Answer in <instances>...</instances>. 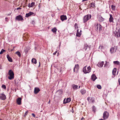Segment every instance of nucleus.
Segmentation results:
<instances>
[{
	"label": "nucleus",
	"instance_id": "7c9ffc66",
	"mask_svg": "<svg viewBox=\"0 0 120 120\" xmlns=\"http://www.w3.org/2000/svg\"><path fill=\"white\" fill-rule=\"evenodd\" d=\"M96 87L99 89H101L102 88L101 86L99 85H97Z\"/></svg>",
	"mask_w": 120,
	"mask_h": 120
},
{
	"label": "nucleus",
	"instance_id": "f257e3e1",
	"mask_svg": "<svg viewBox=\"0 0 120 120\" xmlns=\"http://www.w3.org/2000/svg\"><path fill=\"white\" fill-rule=\"evenodd\" d=\"M8 74L9 75V76L8 77V78L9 79L11 80L14 78V74L11 70H9Z\"/></svg>",
	"mask_w": 120,
	"mask_h": 120
},
{
	"label": "nucleus",
	"instance_id": "2eb2a0df",
	"mask_svg": "<svg viewBox=\"0 0 120 120\" xmlns=\"http://www.w3.org/2000/svg\"><path fill=\"white\" fill-rule=\"evenodd\" d=\"M34 15V12H30L29 13H27L26 14V17H27L31 15Z\"/></svg>",
	"mask_w": 120,
	"mask_h": 120
},
{
	"label": "nucleus",
	"instance_id": "39448f33",
	"mask_svg": "<svg viewBox=\"0 0 120 120\" xmlns=\"http://www.w3.org/2000/svg\"><path fill=\"white\" fill-rule=\"evenodd\" d=\"M95 27L96 30H98L100 31L102 30L101 26L100 24H97Z\"/></svg>",
	"mask_w": 120,
	"mask_h": 120
},
{
	"label": "nucleus",
	"instance_id": "09e8293b",
	"mask_svg": "<svg viewBox=\"0 0 120 120\" xmlns=\"http://www.w3.org/2000/svg\"><path fill=\"white\" fill-rule=\"evenodd\" d=\"M30 4L29 3V4H28V7H29V8H30L31 7H30Z\"/></svg>",
	"mask_w": 120,
	"mask_h": 120
},
{
	"label": "nucleus",
	"instance_id": "8fccbe9b",
	"mask_svg": "<svg viewBox=\"0 0 120 120\" xmlns=\"http://www.w3.org/2000/svg\"><path fill=\"white\" fill-rule=\"evenodd\" d=\"M58 92H60L61 93H62V91L61 90H59L58 91Z\"/></svg>",
	"mask_w": 120,
	"mask_h": 120
},
{
	"label": "nucleus",
	"instance_id": "f704fd0d",
	"mask_svg": "<svg viewBox=\"0 0 120 120\" xmlns=\"http://www.w3.org/2000/svg\"><path fill=\"white\" fill-rule=\"evenodd\" d=\"M108 63L106 61L105 63V64L104 65V67H107L108 65Z\"/></svg>",
	"mask_w": 120,
	"mask_h": 120
},
{
	"label": "nucleus",
	"instance_id": "a878e982",
	"mask_svg": "<svg viewBox=\"0 0 120 120\" xmlns=\"http://www.w3.org/2000/svg\"><path fill=\"white\" fill-rule=\"evenodd\" d=\"M81 35V33H79V30H77V33L76 34V36L78 37H80Z\"/></svg>",
	"mask_w": 120,
	"mask_h": 120
},
{
	"label": "nucleus",
	"instance_id": "c03bdc74",
	"mask_svg": "<svg viewBox=\"0 0 120 120\" xmlns=\"http://www.w3.org/2000/svg\"><path fill=\"white\" fill-rule=\"evenodd\" d=\"M87 100L88 101H89V100L90 99V97H88L87 98Z\"/></svg>",
	"mask_w": 120,
	"mask_h": 120
},
{
	"label": "nucleus",
	"instance_id": "ea45409f",
	"mask_svg": "<svg viewBox=\"0 0 120 120\" xmlns=\"http://www.w3.org/2000/svg\"><path fill=\"white\" fill-rule=\"evenodd\" d=\"M28 112L27 111L25 113V114H24L25 116H26L27 115V113H28Z\"/></svg>",
	"mask_w": 120,
	"mask_h": 120
},
{
	"label": "nucleus",
	"instance_id": "e433bc0d",
	"mask_svg": "<svg viewBox=\"0 0 120 120\" xmlns=\"http://www.w3.org/2000/svg\"><path fill=\"white\" fill-rule=\"evenodd\" d=\"M94 7V4L93 3H91L90 5V7Z\"/></svg>",
	"mask_w": 120,
	"mask_h": 120
},
{
	"label": "nucleus",
	"instance_id": "5fc2aeb1",
	"mask_svg": "<svg viewBox=\"0 0 120 120\" xmlns=\"http://www.w3.org/2000/svg\"><path fill=\"white\" fill-rule=\"evenodd\" d=\"M92 102H94V100H93L92 101Z\"/></svg>",
	"mask_w": 120,
	"mask_h": 120
},
{
	"label": "nucleus",
	"instance_id": "4d7b16f0",
	"mask_svg": "<svg viewBox=\"0 0 120 120\" xmlns=\"http://www.w3.org/2000/svg\"><path fill=\"white\" fill-rule=\"evenodd\" d=\"M99 120H104L103 119H100Z\"/></svg>",
	"mask_w": 120,
	"mask_h": 120
},
{
	"label": "nucleus",
	"instance_id": "e2e57ef3",
	"mask_svg": "<svg viewBox=\"0 0 120 120\" xmlns=\"http://www.w3.org/2000/svg\"><path fill=\"white\" fill-rule=\"evenodd\" d=\"M80 86H79V88H80Z\"/></svg>",
	"mask_w": 120,
	"mask_h": 120
},
{
	"label": "nucleus",
	"instance_id": "9d476101",
	"mask_svg": "<svg viewBox=\"0 0 120 120\" xmlns=\"http://www.w3.org/2000/svg\"><path fill=\"white\" fill-rule=\"evenodd\" d=\"M97 17L100 22H103L104 20L105 19L103 18L100 15H98L97 16Z\"/></svg>",
	"mask_w": 120,
	"mask_h": 120
},
{
	"label": "nucleus",
	"instance_id": "37998d69",
	"mask_svg": "<svg viewBox=\"0 0 120 120\" xmlns=\"http://www.w3.org/2000/svg\"><path fill=\"white\" fill-rule=\"evenodd\" d=\"M118 82L119 83V85H120V79H118Z\"/></svg>",
	"mask_w": 120,
	"mask_h": 120
},
{
	"label": "nucleus",
	"instance_id": "bb28decb",
	"mask_svg": "<svg viewBox=\"0 0 120 120\" xmlns=\"http://www.w3.org/2000/svg\"><path fill=\"white\" fill-rule=\"evenodd\" d=\"M32 62L34 63V64H36L37 63V61L36 60L35 58H33L32 60Z\"/></svg>",
	"mask_w": 120,
	"mask_h": 120
},
{
	"label": "nucleus",
	"instance_id": "69168bd1",
	"mask_svg": "<svg viewBox=\"0 0 120 120\" xmlns=\"http://www.w3.org/2000/svg\"><path fill=\"white\" fill-rule=\"evenodd\" d=\"M0 120H3L2 119H0Z\"/></svg>",
	"mask_w": 120,
	"mask_h": 120
},
{
	"label": "nucleus",
	"instance_id": "4c0bfd02",
	"mask_svg": "<svg viewBox=\"0 0 120 120\" xmlns=\"http://www.w3.org/2000/svg\"><path fill=\"white\" fill-rule=\"evenodd\" d=\"M112 8L113 9H114L115 8V6L113 5H112L111 6Z\"/></svg>",
	"mask_w": 120,
	"mask_h": 120
},
{
	"label": "nucleus",
	"instance_id": "c85d7f7f",
	"mask_svg": "<svg viewBox=\"0 0 120 120\" xmlns=\"http://www.w3.org/2000/svg\"><path fill=\"white\" fill-rule=\"evenodd\" d=\"M19 57H20L21 56V54L20 52L19 51H17L15 53Z\"/></svg>",
	"mask_w": 120,
	"mask_h": 120
},
{
	"label": "nucleus",
	"instance_id": "c756f323",
	"mask_svg": "<svg viewBox=\"0 0 120 120\" xmlns=\"http://www.w3.org/2000/svg\"><path fill=\"white\" fill-rule=\"evenodd\" d=\"M6 51L4 50V49H1V51L0 52V54H2L3 53H4V52H5Z\"/></svg>",
	"mask_w": 120,
	"mask_h": 120
},
{
	"label": "nucleus",
	"instance_id": "6e6552de",
	"mask_svg": "<svg viewBox=\"0 0 120 120\" xmlns=\"http://www.w3.org/2000/svg\"><path fill=\"white\" fill-rule=\"evenodd\" d=\"M65 100L66 98H65L64 100L63 103L64 104H65L67 103H68L70 102L71 101V98H67L66 100V101Z\"/></svg>",
	"mask_w": 120,
	"mask_h": 120
},
{
	"label": "nucleus",
	"instance_id": "6e6d98bb",
	"mask_svg": "<svg viewBox=\"0 0 120 120\" xmlns=\"http://www.w3.org/2000/svg\"><path fill=\"white\" fill-rule=\"evenodd\" d=\"M14 50V49H12L11 50V51H13Z\"/></svg>",
	"mask_w": 120,
	"mask_h": 120
},
{
	"label": "nucleus",
	"instance_id": "c9c22d12",
	"mask_svg": "<svg viewBox=\"0 0 120 120\" xmlns=\"http://www.w3.org/2000/svg\"><path fill=\"white\" fill-rule=\"evenodd\" d=\"M93 111H94V112H95L96 110V108L94 106H93Z\"/></svg>",
	"mask_w": 120,
	"mask_h": 120
},
{
	"label": "nucleus",
	"instance_id": "de8ad7c7",
	"mask_svg": "<svg viewBox=\"0 0 120 120\" xmlns=\"http://www.w3.org/2000/svg\"><path fill=\"white\" fill-rule=\"evenodd\" d=\"M77 26V24L75 23V27H76V26Z\"/></svg>",
	"mask_w": 120,
	"mask_h": 120
},
{
	"label": "nucleus",
	"instance_id": "473e14b6",
	"mask_svg": "<svg viewBox=\"0 0 120 120\" xmlns=\"http://www.w3.org/2000/svg\"><path fill=\"white\" fill-rule=\"evenodd\" d=\"M35 3L33 2L31 4H30V7H32L34 5Z\"/></svg>",
	"mask_w": 120,
	"mask_h": 120
},
{
	"label": "nucleus",
	"instance_id": "6ab92c4d",
	"mask_svg": "<svg viewBox=\"0 0 120 120\" xmlns=\"http://www.w3.org/2000/svg\"><path fill=\"white\" fill-rule=\"evenodd\" d=\"M79 68V66L78 64H77L75 65L73 69L74 72H75V69H76L77 70H78Z\"/></svg>",
	"mask_w": 120,
	"mask_h": 120
},
{
	"label": "nucleus",
	"instance_id": "680f3d73",
	"mask_svg": "<svg viewBox=\"0 0 120 120\" xmlns=\"http://www.w3.org/2000/svg\"><path fill=\"white\" fill-rule=\"evenodd\" d=\"M35 49L36 50V47H35Z\"/></svg>",
	"mask_w": 120,
	"mask_h": 120
},
{
	"label": "nucleus",
	"instance_id": "58836bf2",
	"mask_svg": "<svg viewBox=\"0 0 120 120\" xmlns=\"http://www.w3.org/2000/svg\"><path fill=\"white\" fill-rule=\"evenodd\" d=\"M31 23L32 24H35V22L34 20H32V22Z\"/></svg>",
	"mask_w": 120,
	"mask_h": 120
},
{
	"label": "nucleus",
	"instance_id": "412c9836",
	"mask_svg": "<svg viewBox=\"0 0 120 120\" xmlns=\"http://www.w3.org/2000/svg\"><path fill=\"white\" fill-rule=\"evenodd\" d=\"M116 68H114L112 71V75H115L116 74Z\"/></svg>",
	"mask_w": 120,
	"mask_h": 120
},
{
	"label": "nucleus",
	"instance_id": "4be33fe9",
	"mask_svg": "<svg viewBox=\"0 0 120 120\" xmlns=\"http://www.w3.org/2000/svg\"><path fill=\"white\" fill-rule=\"evenodd\" d=\"M90 47L87 45V44H86L85 45V47L84 48V49L85 50H86L87 49V48H89V49H90Z\"/></svg>",
	"mask_w": 120,
	"mask_h": 120
},
{
	"label": "nucleus",
	"instance_id": "052dcab7",
	"mask_svg": "<svg viewBox=\"0 0 120 120\" xmlns=\"http://www.w3.org/2000/svg\"><path fill=\"white\" fill-rule=\"evenodd\" d=\"M50 101H49V102H48V103H50Z\"/></svg>",
	"mask_w": 120,
	"mask_h": 120
},
{
	"label": "nucleus",
	"instance_id": "13d9d810",
	"mask_svg": "<svg viewBox=\"0 0 120 120\" xmlns=\"http://www.w3.org/2000/svg\"><path fill=\"white\" fill-rule=\"evenodd\" d=\"M11 14V13L10 14H8V15H10Z\"/></svg>",
	"mask_w": 120,
	"mask_h": 120
},
{
	"label": "nucleus",
	"instance_id": "dca6fc26",
	"mask_svg": "<svg viewBox=\"0 0 120 120\" xmlns=\"http://www.w3.org/2000/svg\"><path fill=\"white\" fill-rule=\"evenodd\" d=\"M110 17L109 19V22H113V19L112 14H110Z\"/></svg>",
	"mask_w": 120,
	"mask_h": 120
},
{
	"label": "nucleus",
	"instance_id": "1a4fd4ad",
	"mask_svg": "<svg viewBox=\"0 0 120 120\" xmlns=\"http://www.w3.org/2000/svg\"><path fill=\"white\" fill-rule=\"evenodd\" d=\"M6 96L4 94H0V99L2 100H4L6 99Z\"/></svg>",
	"mask_w": 120,
	"mask_h": 120
},
{
	"label": "nucleus",
	"instance_id": "603ef678",
	"mask_svg": "<svg viewBox=\"0 0 120 120\" xmlns=\"http://www.w3.org/2000/svg\"><path fill=\"white\" fill-rule=\"evenodd\" d=\"M84 119L83 118H82L81 119V120H83Z\"/></svg>",
	"mask_w": 120,
	"mask_h": 120
},
{
	"label": "nucleus",
	"instance_id": "aec40b11",
	"mask_svg": "<svg viewBox=\"0 0 120 120\" xmlns=\"http://www.w3.org/2000/svg\"><path fill=\"white\" fill-rule=\"evenodd\" d=\"M7 57L8 58V60L10 62H12V60L11 58L8 55H7Z\"/></svg>",
	"mask_w": 120,
	"mask_h": 120
},
{
	"label": "nucleus",
	"instance_id": "79ce46f5",
	"mask_svg": "<svg viewBox=\"0 0 120 120\" xmlns=\"http://www.w3.org/2000/svg\"><path fill=\"white\" fill-rule=\"evenodd\" d=\"M32 116H33L34 117H35V115L34 114V113H32Z\"/></svg>",
	"mask_w": 120,
	"mask_h": 120
},
{
	"label": "nucleus",
	"instance_id": "4468645a",
	"mask_svg": "<svg viewBox=\"0 0 120 120\" xmlns=\"http://www.w3.org/2000/svg\"><path fill=\"white\" fill-rule=\"evenodd\" d=\"M61 20L63 21L64 20H66L67 19V17L66 15H61L60 17Z\"/></svg>",
	"mask_w": 120,
	"mask_h": 120
},
{
	"label": "nucleus",
	"instance_id": "9b49d317",
	"mask_svg": "<svg viewBox=\"0 0 120 120\" xmlns=\"http://www.w3.org/2000/svg\"><path fill=\"white\" fill-rule=\"evenodd\" d=\"M22 98H18L16 100L17 104L18 105H21V104Z\"/></svg>",
	"mask_w": 120,
	"mask_h": 120
},
{
	"label": "nucleus",
	"instance_id": "bf43d9fd",
	"mask_svg": "<svg viewBox=\"0 0 120 120\" xmlns=\"http://www.w3.org/2000/svg\"><path fill=\"white\" fill-rule=\"evenodd\" d=\"M81 32H82V30H80V33H81Z\"/></svg>",
	"mask_w": 120,
	"mask_h": 120
},
{
	"label": "nucleus",
	"instance_id": "f03ea898",
	"mask_svg": "<svg viewBox=\"0 0 120 120\" xmlns=\"http://www.w3.org/2000/svg\"><path fill=\"white\" fill-rule=\"evenodd\" d=\"M86 66L83 67V71L85 74L89 73L91 71V68L90 66L88 67L87 69L86 68Z\"/></svg>",
	"mask_w": 120,
	"mask_h": 120
},
{
	"label": "nucleus",
	"instance_id": "49530a36",
	"mask_svg": "<svg viewBox=\"0 0 120 120\" xmlns=\"http://www.w3.org/2000/svg\"><path fill=\"white\" fill-rule=\"evenodd\" d=\"M2 69V66L1 65H0V69Z\"/></svg>",
	"mask_w": 120,
	"mask_h": 120
},
{
	"label": "nucleus",
	"instance_id": "f8f14e48",
	"mask_svg": "<svg viewBox=\"0 0 120 120\" xmlns=\"http://www.w3.org/2000/svg\"><path fill=\"white\" fill-rule=\"evenodd\" d=\"M40 89L38 87H35L34 89V93L35 94H37L40 91Z\"/></svg>",
	"mask_w": 120,
	"mask_h": 120
},
{
	"label": "nucleus",
	"instance_id": "b1692460",
	"mask_svg": "<svg viewBox=\"0 0 120 120\" xmlns=\"http://www.w3.org/2000/svg\"><path fill=\"white\" fill-rule=\"evenodd\" d=\"M80 92L82 94H85L86 92V90L84 89H82L80 90Z\"/></svg>",
	"mask_w": 120,
	"mask_h": 120
},
{
	"label": "nucleus",
	"instance_id": "cd10ccee",
	"mask_svg": "<svg viewBox=\"0 0 120 120\" xmlns=\"http://www.w3.org/2000/svg\"><path fill=\"white\" fill-rule=\"evenodd\" d=\"M113 63L114 64L117 65L119 64L120 63V62L117 61H114Z\"/></svg>",
	"mask_w": 120,
	"mask_h": 120
},
{
	"label": "nucleus",
	"instance_id": "ddd939ff",
	"mask_svg": "<svg viewBox=\"0 0 120 120\" xmlns=\"http://www.w3.org/2000/svg\"><path fill=\"white\" fill-rule=\"evenodd\" d=\"M115 36L117 37H120V28L119 29L117 32L116 31Z\"/></svg>",
	"mask_w": 120,
	"mask_h": 120
},
{
	"label": "nucleus",
	"instance_id": "5701e85b",
	"mask_svg": "<svg viewBox=\"0 0 120 120\" xmlns=\"http://www.w3.org/2000/svg\"><path fill=\"white\" fill-rule=\"evenodd\" d=\"M72 87L75 90L76 89L78 88V86L73 84L72 85Z\"/></svg>",
	"mask_w": 120,
	"mask_h": 120
},
{
	"label": "nucleus",
	"instance_id": "338daca9",
	"mask_svg": "<svg viewBox=\"0 0 120 120\" xmlns=\"http://www.w3.org/2000/svg\"><path fill=\"white\" fill-rule=\"evenodd\" d=\"M60 45H59V46L60 47Z\"/></svg>",
	"mask_w": 120,
	"mask_h": 120
},
{
	"label": "nucleus",
	"instance_id": "0eeeda50",
	"mask_svg": "<svg viewBox=\"0 0 120 120\" xmlns=\"http://www.w3.org/2000/svg\"><path fill=\"white\" fill-rule=\"evenodd\" d=\"M117 46L116 47V49L115 47H112L111 48L110 50V52L111 53H114L116 52Z\"/></svg>",
	"mask_w": 120,
	"mask_h": 120
},
{
	"label": "nucleus",
	"instance_id": "a18cd8bd",
	"mask_svg": "<svg viewBox=\"0 0 120 120\" xmlns=\"http://www.w3.org/2000/svg\"><path fill=\"white\" fill-rule=\"evenodd\" d=\"M21 9V8H17V10H19V9Z\"/></svg>",
	"mask_w": 120,
	"mask_h": 120
},
{
	"label": "nucleus",
	"instance_id": "393cba45",
	"mask_svg": "<svg viewBox=\"0 0 120 120\" xmlns=\"http://www.w3.org/2000/svg\"><path fill=\"white\" fill-rule=\"evenodd\" d=\"M57 30V29L56 27H54L51 30V31L54 33H56Z\"/></svg>",
	"mask_w": 120,
	"mask_h": 120
},
{
	"label": "nucleus",
	"instance_id": "a19ab883",
	"mask_svg": "<svg viewBox=\"0 0 120 120\" xmlns=\"http://www.w3.org/2000/svg\"><path fill=\"white\" fill-rule=\"evenodd\" d=\"M57 52V51H56L55 52H54L53 53V55H55L56 54V53Z\"/></svg>",
	"mask_w": 120,
	"mask_h": 120
},
{
	"label": "nucleus",
	"instance_id": "a211bd4d",
	"mask_svg": "<svg viewBox=\"0 0 120 120\" xmlns=\"http://www.w3.org/2000/svg\"><path fill=\"white\" fill-rule=\"evenodd\" d=\"M104 64V62L103 61H102L101 62H100L99 63H98L97 65V66L100 67H102L103 65Z\"/></svg>",
	"mask_w": 120,
	"mask_h": 120
},
{
	"label": "nucleus",
	"instance_id": "72a5a7b5",
	"mask_svg": "<svg viewBox=\"0 0 120 120\" xmlns=\"http://www.w3.org/2000/svg\"><path fill=\"white\" fill-rule=\"evenodd\" d=\"M2 87L4 89H5L6 88V86L5 85L3 84L2 85Z\"/></svg>",
	"mask_w": 120,
	"mask_h": 120
},
{
	"label": "nucleus",
	"instance_id": "864d4df0",
	"mask_svg": "<svg viewBox=\"0 0 120 120\" xmlns=\"http://www.w3.org/2000/svg\"><path fill=\"white\" fill-rule=\"evenodd\" d=\"M8 19V18H7L6 17L5 18V20H6V21H7V19Z\"/></svg>",
	"mask_w": 120,
	"mask_h": 120
},
{
	"label": "nucleus",
	"instance_id": "7ed1b4c3",
	"mask_svg": "<svg viewBox=\"0 0 120 120\" xmlns=\"http://www.w3.org/2000/svg\"><path fill=\"white\" fill-rule=\"evenodd\" d=\"M89 17L90 19L91 18V15H89H89H87L84 16L83 19V22L84 23H85L87 21L89 20Z\"/></svg>",
	"mask_w": 120,
	"mask_h": 120
},
{
	"label": "nucleus",
	"instance_id": "20e7f679",
	"mask_svg": "<svg viewBox=\"0 0 120 120\" xmlns=\"http://www.w3.org/2000/svg\"><path fill=\"white\" fill-rule=\"evenodd\" d=\"M109 117V113L107 111L104 112L103 114V117L104 119H107Z\"/></svg>",
	"mask_w": 120,
	"mask_h": 120
},
{
	"label": "nucleus",
	"instance_id": "0e129e2a",
	"mask_svg": "<svg viewBox=\"0 0 120 120\" xmlns=\"http://www.w3.org/2000/svg\"><path fill=\"white\" fill-rule=\"evenodd\" d=\"M15 48V47H13V49H14V48Z\"/></svg>",
	"mask_w": 120,
	"mask_h": 120
},
{
	"label": "nucleus",
	"instance_id": "3c124183",
	"mask_svg": "<svg viewBox=\"0 0 120 120\" xmlns=\"http://www.w3.org/2000/svg\"><path fill=\"white\" fill-rule=\"evenodd\" d=\"M39 65L38 66V67H39L40 66V62H39Z\"/></svg>",
	"mask_w": 120,
	"mask_h": 120
},
{
	"label": "nucleus",
	"instance_id": "423d86ee",
	"mask_svg": "<svg viewBox=\"0 0 120 120\" xmlns=\"http://www.w3.org/2000/svg\"><path fill=\"white\" fill-rule=\"evenodd\" d=\"M15 19L19 21H22L23 20L22 16L20 15L17 16L16 17Z\"/></svg>",
	"mask_w": 120,
	"mask_h": 120
},
{
	"label": "nucleus",
	"instance_id": "2f4dec72",
	"mask_svg": "<svg viewBox=\"0 0 120 120\" xmlns=\"http://www.w3.org/2000/svg\"><path fill=\"white\" fill-rule=\"evenodd\" d=\"M104 48V47L102 45H101V46L100 45L99 47V49H103Z\"/></svg>",
	"mask_w": 120,
	"mask_h": 120
},
{
	"label": "nucleus",
	"instance_id": "f3484780",
	"mask_svg": "<svg viewBox=\"0 0 120 120\" xmlns=\"http://www.w3.org/2000/svg\"><path fill=\"white\" fill-rule=\"evenodd\" d=\"M92 80L93 81H94L97 78L94 74H93L91 76Z\"/></svg>",
	"mask_w": 120,
	"mask_h": 120
}]
</instances>
